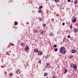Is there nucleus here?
Wrapping results in <instances>:
<instances>
[{
  "instance_id": "nucleus-35",
  "label": "nucleus",
  "mask_w": 78,
  "mask_h": 78,
  "mask_svg": "<svg viewBox=\"0 0 78 78\" xmlns=\"http://www.w3.org/2000/svg\"><path fill=\"white\" fill-rule=\"evenodd\" d=\"M68 38H70V36L68 35Z\"/></svg>"
},
{
  "instance_id": "nucleus-38",
  "label": "nucleus",
  "mask_w": 78,
  "mask_h": 78,
  "mask_svg": "<svg viewBox=\"0 0 78 78\" xmlns=\"http://www.w3.org/2000/svg\"><path fill=\"white\" fill-rule=\"evenodd\" d=\"M46 78H48V77H47Z\"/></svg>"
},
{
  "instance_id": "nucleus-3",
  "label": "nucleus",
  "mask_w": 78,
  "mask_h": 78,
  "mask_svg": "<svg viewBox=\"0 0 78 78\" xmlns=\"http://www.w3.org/2000/svg\"><path fill=\"white\" fill-rule=\"evenodd\" d=\"M38 30H39L38 28L35 29L34 31V33H38Z\"/></svg>"
},
{
  "instance_id": "nucleus-31",
  "label": "nucleus",
  "mask_w": 78,
  "mask_h": 78,
  "mask_svg": "<svg viewBox=\"0 0 78 78\" xmlns=\"http://www.w3.org/2000/svg\"><path fill=\"white\" fill-rule=\"evenodd\" d=\"M43 25L44 27H46V24H43Z\"/></svg>"
},
{
  "instance_id": "nucleus-11",
  "label": "nucleus",
  "mask_w": 78,
  "mask_h": 78,
  "mask_svg": "<svg viewBox=\"0 0 78 78\" xmlns=\"http://www.w3.org/2000/svg\"><path fill=\"white\" fill-rule=\"evenodd\" d=\"M34 52H35V53H37L38 52V50L37 49H35L34 50Z\"/></svg>"
},
{
  "instance_id": "nucleus-34",
  "label": "nucleus",
  "mask_w": 78,
  "mask_h": 78,
  "mask_svg": "<svg viewBox=\"0 0 78 78\" xmlns=\"http://www.w3.org/2000/svg\"><path fill=\"white\" fill-rule=\"evenodd\" d=\"M11 45H12V46H14V44H11Z\"/></svg>"
},
{
  "instance_id": "nucleus-24",
  "label": "nucleus",
  "mask_w": 78,
  "mask_h": 78,
  "mask_svg": "<svg viewBox=\"0 0 78 78\" xmlns=\"http://www.w3.org/2000/svg\"><path fill=\"white\" fill-rule=\"evenodd\" d=\"M41 10H39L38 11V12L39 13H40L41 12Z\"/></svg>"
},
{
  "instance_id": "nucleus-23",
  "label": "nucleus",
  "mask_w": 78,
  "mask_h": 78,
  "mask_svg": "<svg viewBox=\"0 0 78 78\" xmlns=\"http://www.w3.org/2000/svg\"><path fill=\"white\" fill-rule=\"evenodd\" d=\"M47 76V74L46 73H44V76Z\"/></svg>"
},
{
  "instance_id": "nucleus-20",
  "label": "nucleus",
  "mask_w": 78,
  "mask_h": 78,
  "mask_svg": "<svg viewBox=\"0 0 78 78\" xmlns=\"http://www.w3.org/2000/svg\"><path fill=\"white\" fill-rule=\"evenodd\" d=\"M67 70L65 69V72H64V73H66V72H67Z\"/></svg>"
},
{
  "instance_id": "nucleus-2",
  "label": "nucleus",
  "mask_w": 78,
  "mask_h": 78,
  "mask_svg": "<svg viewBox=\"0 0 78 78\" xmlns=\"http://www.w3.org/2000/svg\"><path fill=\"white\" fill-rule=\"evenodd\" d=\"M72 22H74V23L76 22V18H73L72 19Z\"/></svg>"
},
{
  "instance_id": "nucleus-17",
  "label": "nucleus",
  "mask_w": 78,
  "mask_h": 78,
  "mask_svg": "<svg viewBox=\"0 0 78 78\" xmlns=\"http://www.w3.org/2000/svg\"><path fill=\"white\" fill-rule=\"evenodd\" d=\"M42 6H41L39 7V9H41L42 8Z\"/></svg>"
},
{
  "instance_id": "nucleus-33",
  "label": "nucleus",
  "mask_w": 78,
  "mask_h": 78,
  "mask_svg": "<svg viewBox=\"0 0 78 78\" xmlns=\"http://www.w3.org/2000/svg\"><path fill=\"white\" fill-rule=\"evenodd\" d=\"M68 2H70V0H68Z\"/></svg>"
},
{
  "instance_id": "nucleus-28",
  "label": "nucleus",
  "mask_w": 78,
  "mask_h": 78,
  "mask_svg": "<svg viewBox=\"0 0 78 78\" xmlns=\"http://www.w3.org/2000/svg\"><path fill=\"white\" fill-rule=\"evenodd\" d=\"M56 44H54V47H55V48H56Z\"/></svg>"
},
{
  "instance_id": "nucleus-25",
  "label": "nucleus",
  "mask_w": 78,
  "mask_h": 78,
  "mask_svg": "<svg viewBox=\"0 0 78 78\" xmlns=\"http://www.w3.org/2000/svg\"><path fill=\"white\" fill-rule=\"evenodd\" d=\"M50 36H52V35H53V34H52V33H51L50 34Z\"/></svg>"
},
{
  "instance_id": "nucleus-9",
  "label": "nucleus",
  "mask_w": 78,
  "mask_h": 78,
  "mask_svg": "<svg viewBox=\"0 0 78 78\" xmlns=\"http://www.w3.org/2000/svg\"><path fill=\"white\" fill-rule=\"evenodd\" d=\"M16 73H17V74H19V73H20V70H18L17 71Z\"/></svg>"
},
{
  "instance_id": "nucleus-19",
  "label": "nucleus",
  "mask_w": 78,
  "mask_h": 78,
  "mask_svg": "<svg viewBox=\"0 0 78 78\" xmlns=\"http://www.w3.org/2000/svg\"><path fill=\"white\" fill-rule=\"evenodd\" d=\"M48 66H50V63H48L46 65V66L48 67Z\"/></svg>"
},
{
  "instance_id": "nucleus-7",
  "label": "nucleus",
  "mask_w": 78,
  "mask_h": 78,
  "mask_svg": "<svg viewBox=\"0 0 78 78\" xmlns=\"http://www.w3.org/2000/svg\"><path fill=\"white\" fill-rule=\"evenodd\" d=\"M75 52H76V50H73L72 51V52L73 53H75Z\"/></svg>"
},
{
  "instance_id": "nucleus-12",
  "label": "nucleus",
  "mask_w": 78,
  "mask_h": 78,
  "mask_svg": "<svg viewBox=\"0 0 78 78\" xmlns=\"http://www.w3.org/2000/svg\"><path fill=\"white\" fill-rule=\"evenodd\" d=\"M74 31H75V32H77V31H78V29H77L75 28L74 29Z\"/></svg>"
},
{
  "instance_id": "nucleus-8",
  "label": "nucleus",
  "mask_w": 78,
  "mask_h": 78,
  "mask_svg": "<svg viewBox=\"0 0 78 78\" xmlns=\"http://www.w3.org/2000/svg\"><path fill=\"white\" fill-rule=\"evenodd\" d=\"M74 67L75 69H76L77 68V66L76 64H75Z\"/></svg>"
},
{
  "instance_id": "nucleus-5",
  "label": "nucleus",
  "mask_w": 78,
  "mask_h": 78,
  "mask_svg": "<svg viewBox=\"0 0 78 78\" xmlns=\"http://www.w3.org/2000/svg\"><path fill=\"white\" fill-rule=\"evenodd\" d=\"M70 66L72 68H73V67H74V65L73 64H71Z\"/></svg>"
},
{
  "instance_id": "nucleus-30",
  "label": "nucleus",
  "mask_w": 78,
  "mask_h": 78,
  "mask_svg": "<svg viewBox=\"0 0 78 78\" xmlns=\"http://www.w3.org/2000/svg\"><path fill=\"white\" fill-rule=\"evenodd\" d=\"M39 19L40 21H41V20H42V18H40Z\"/></svg>"
},
{
  "instance_id": "nucleus-32",
  "label": "nucleus",
  "mask_w": 78,
  "mask_h": 78,
  "mask_svg": "<svg viewBox=\"0 0 78 78\" xmlns=\"http://www.w3.org/2000/svg\"><path fill=\"white\" fill-rule=\"evenodd\" d=\"M62 24L63 25H65V23H62Z\"/></svg>"
},
{
  "instance_id": "nucleus-4",
  "label": "nucleus",
  "mask_w": 78,
  "mask_h": 78,
  "mask_svg": "<svg viewBox=\"0 0 78 78\" xmlns=\"http://www.w3.org/2000/svg\"><path fill=\"white\" fill-rule=\"evenodd\" d=\"M41 34H44V31L43 30H41L40 32Z\"/></svg>"
},
{
  "instance_id": "nucleus-26",
  "label": "nucleus",
  "mask_w": 78,
  "mask_h": 78,
  "mask_svg": "<svg viewBox=\"0 0 78 78\" xmlns=\"http://www.w3.org/2000/svg\"><path fill=\"white\" fill-rule=\"evenodd\" d=\"M10 76H12V75H13L12 74V73H10Z\"/></svg>"
},
{
  "instance_id": "nucleus-41",
  "label": "nucleus",
  "mask_w": 78,
  "mask_h": 78,
  "mask_svg": "<svg viewBox=\"0 0 78 78\" xmlns=\"http://www.w3.org/2000/svg\"><path fill=\"white\" fill-rule=\"evenodd\" d=\"M72 56H73V55H72Z\"/></svg>"
},
{
  "instance_id": "nucleus-16",
  "label": "nucleus",
  "mask_w": 78,
  "mask_h": 78,
  "mask_svg": "<svg viewBox=\"0 0 78 78\" xmlns=\"http://www.w3.org/2000/svg\"><path fill=\"white\" fill-rule=\"evenodd\" d=\"M41 62H42V61H41V60L38 61V63H40V65L41 64Z\"/></svg>"
},
{
  "instance_id": "nucleus-13",
  "label": "nucleus",
  "mask_w": 78,
  "mask_h": 78,
  "mask_svg": "<svg viewBox=\"0 0 78 78\" xmlns=\"http://www.w3.org/2000/svg\"><path fill=\"white\" fill-rule=\"evenodd\" d=\"M21 45L22 46H24V45H25V43H21Z\"/></svg>"
},
{
  "instance_id": "nucleus-37",
  "label": "nucleus",
  "mask_w": 78,
  "mask_h": 78,
  "mask_svg": "<svg viewBox=\"0 0 78 78\" xmlns=\"http://www.w3.org/2000/svg\"><path fill=\"white\" fill-rule=\"evenodd\" d=\"M52 78H55V77H53Z\"/></svg>"
},
{
  "instance_id": "nucleus-40",
  "label": "nucleus",
  "mask_w": 78,
  "mask_h": 78,
  "mask_svg": "<svg viewBox=\"0 0 78 78\" xmlns=\"http://www.w3.org/2000/svg\"><path fill=\"white\" fill-rule=\"evenodd\" d=\"M57 33L58 34V32H57Z\"/></svg>"
},
{
  "instance_id": "nucleus-18",
  "label": "nucleus",
  "mask_w": 78,
  "mask_h": 78,
  "mask_svg": "<svg viewBox=\"0 0 78 78\" xmlns=\"http://www.w3.org/2000/svg\"><path fill=\"white\" fill-rule=\"evenodd\" d=\"M29 47H28L27 46L26 47V50H28V48H29Z\"/></svg>"
},
{
  "instance_id": "nucleus-27",
  "label": "nucleus",
  "mask_w": 78,
  "mask_h": 78,
  "mask_svg": "<svg viewBox=\"0 0 78 78\" xmlns=\"http://www.w3.org/2000/svg\"><path fill=\"white\" fill-rule=\"evenodd\" d=\"M70 29H72V26H70Z\"/></svg>"
},
{
  "instance_id": "nucleus-10",
  "label": "nucleus",
  "mask_w": 78,
  "mask_h": 78,
  "mask_svg": "<svg viewBox=\"0 0 78 78\" xmlns=\"http://www.w3.org/2000/svg\"><path fill=\"white\" fill-rule=\"evenodd\" d=\"M78 3V0H75L74 1V3L75 4H76Z\"/></svg>"
},
{
  "instance_id": "nucleus-39",
  "label": "nucleus",
  "mask_w": 78,
  "mask_h": 78,
  "mask_svg": "<svg viewBox=\"0 0 78 78\" xmlns=\"http://www.w3.org/2000/svg\"><path fill=\"white\" fill-rule=\"evenodd\" d=\"M48 0H45V1H47Z\"/></svg>"
},
{
  "instance_id": "nucleus-1",
  "label": "nucleus",
  "mask_w": 78,
  "mask_h": 78,
  "mask_svg": "<svg viewBox=\"0 0 78 78\" xmlns=\"http://www.w3.org/2000/svg\"><path fill=\"white\" fill-rule=\"evenodd\" d=\"M38 55L41 56L42 55V52H41L40 50L39 51L38 53Z\"/></svg>"
},
{
  "instance_id": "nucleus-22",
  "label": "nucleus",
  "mask_w": 78,
  "mask_h": 78,
  "mask_svg": "<svg viewBox=\"0 0 78 78\" xmlns=\"http://www.w3.org/2000/svg\"><path fill=\"white\" fill-rule=\"evenodd\" d=\"M66 51L65 50H64V51L63 52V54H65V53H66Z\"/></svg>"
},
{
  "instance_id": "nucleus-36",
  "label": "nucleus",
  "mask_w": 78,
  "mask_h": 78,
  "mask_svg": "<svg viewBox=\"0 0 78 78\" xmlns=\"http://www.w3.org/2000/svg\"><path fill=\"white\" fill-rule=\"evenodd\" d=\"M45 58H46V59H47V58H48V57H47L46 56L45 57Z\"/></svg>"
},
{
  "instance_id": "nucleus-14",
  "label": "nucleus",
  "mask_w": 78,
  "mask_h": 78,
  "mask_svg": "<svg viewBox=\"0 0 78 78\" xmlns=\"http://www.w3.org/2000/svg\"><path fill=\"white\" fill-rule=\"evenodd\" d=\"M14 24L15 25H17V21H15L14 23Z\"/></svg>"
},
{
  "instance_id": "nucleus-21",
  "label": "nucleus",
  "mask_w": 78,
  "mask_h": 78,
  "mask_svg": "<svg viewBox=\"0 0 78 78\" xmlns=\"http://www.w3.org/2000/svg\"><path fill=\"white\" fill-rule=\"evenodd\" d=\"M60 53H62V51H63L62 50L60 49Z\"/></svg>"
},
{
  "instance_id": "nucleus-15",
  "label": "nucleus",
  "mask_w": 78,
  "mask_h": 78,
  "mask_svg": "<svg viewBox=\"0 0 78 78\" xmlns=\"http://www.w3.org/2000/svg\"><path fill=\"white\" fill-rule=\"evenodd\" d=\"M54 50H55V51H58V48H55L54 49Z\"/></svg>"
},
{
  "instance_id": "nucleus-6",
  "label": "nucleus",
  "mask_w": 78,
  "mask_h": 78,
  "mask_svg": "<svg viewBox=\"0 0 78 78\" xmlns=\"http://www.w3.org/2000/svg\"><path fill=\"white\" fill-rule=\"evenodd\" d=\"M60 50H65V48L64 47L60 48Z\"/></svg>"
},
{
  "instance_id": "nucleus-29",
  "label": "nucleus",
  "mask_w": 78,
  "mask_h": 78,
  "mask_svg": "<svg viewBox=\"0 0 78 78\" xmlns=\"http://www.w3.org/2000/svg\"><path fill=\"white\" fill-rule=\"evenodd\" d=\"M55 2H58V0H55Z\"/></svg>"
}]
</instances>
